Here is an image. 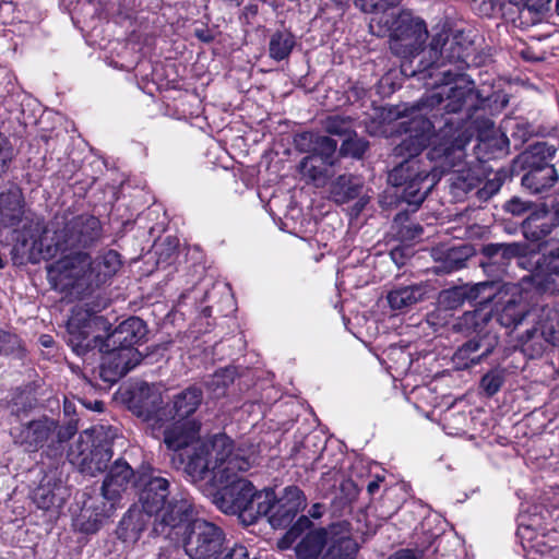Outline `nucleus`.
I'll return each mask as SVG.
<instances>
[{
    "mask_svg": "<svg viewBox=\"0 0 559 559\" xmlns=\"http://www.w3.org/2000/svg\"><path fill=\"white\" fill-rule=\"evenodd\" d=\"M425 289L420 284L401 286L388 294V302L392 309L400 310L421 300Z\"/></svg>",
    "mask_w": 559,
    "mask_h": 559,
    "instance_id": "obj_33",
    "label": "nucleus"
},
{
    "mask_svg": "<svg viewBox=\"0 0 559 559\" xmlns=\"http://www.w3.org/2000/svg\"><path fill=\"white\" fill-rule=\"evenodd\" d=\"M557 152L555 145L547 142H536L530 145L516 159L523 169H537L544 166H551L549 160L552 159Z\"/></svg>",
    "mask_w": 559,
    "mask_h": 559,
    "instance_id": "obj_28",
    "label": "nucleus"
},
{
    "mask_svg": "<svg viewBox=\"0 0 559 559\" xmlns=\"http://www.w3.org/2000/svg\"><path fill=\"white\" fill-rule=\"evenodd\" d=\"M368 148V142L358 138L356 132L347 135L340 147L341 156H350L353 158H361Z\"/></svg>",
    "mask_w": 559,
    "mask_h": 559,
    "instance_id": "obj_40",
    "label": "nucleus"
},
{
    "mask_svg": "<svg viewBox=\"0 0 559 559\" xmlns=\"http://www.w3.org/2000/svg\"><path fill=\"white\" fill-rule=\"evenodd\" d=\"M15 343V336L4 332L0 331V354H7L9 353L13 345Z\"/></svg>",
    "mask_w": 559,
    "mask_h": 559,
    "instance_id": "obj_55",
    "label": "nucleus"
},
{
    "mask_svg": "<svg viewBox=\"0 0 559 559\" xmlns=\"http://www.w3.org/2000/svg\"><path fill=\"white\" fill-rule=\"evenodd\" d=\"M179 246L177 238L167 237L162 242L155 245V253L158 254V263L160 261H168L175 255Z\"/></svg>",
    "mask_w": 559,
    "mask_h": 559,
    "instance_id": "obj_45",
    "label": "nucleus"
},
{
    "mask_svg": "<svg viewBox=\"0 0 559 559\" xmlns=\"http://www.w3.org/2000/svg\"><path fill=\"white\" fill-rule=\"evenodd\" d=\"M133 471L130 465L121 460H117L110 467L108 475L102 486V495L109 506H104L100 514L109 516L110 512L127 491Z\"/></svg>",
    "mask_w": 559,
    "mask_h": 559,
    "instance_id": "obj_15",
    "label": "nucleus"
},
{
    "mask_svg": "<svg viewBox=\"0 0 559 559\" xmlns=\"http://www.w3.org/2000/svg\"><path fill=\"white\" fill-rule=\"evenodd\" d=\"M489 283L490 282H478L474 286L464 284L444 290L441 294L442 302H447L450 308H455L466 299H475L480 290L485 289Z\"/></svg>",
    "mask_w": 559,
    "mask_h": 559,
    "instance_id": "obj_35",
    "label": "nucleus"
},
{
    "mask_svg": "<svg viewBox=\"0 0 559 559\" xmlns=\"http://www.w3.org/2000/svg\"><path fill=\"white\" fill-rule=\"evenodd\" d=\"M547 216L549 221L554 224V228L559 226V204L552 206L551 210L547 209Z\"/></svg>",
    "mask_w": 559,
    "mask_h": 559,
    "instance_id": "obj_61",
    "label": "nucleus"
},
{
    "mask_svg": "<svg viewBox=\"0 0 559 559\" xmlns=\"http://www.w3.org/2000/svg\"><path fill=\"white\" fill-rule=\"evenodd\" d=\"M257 462L258 452L254 445L240 444L235 448L228 436L217 433L195 447L186 464V472L193 481L207 480L222 487L218 507L225 513L238 514L249 525L266 512L272 499L266 489L257 491L241 476Z\"/></svg>",
    "mask_w": 559,
    "mask_h": 559,
    "instance_id": "obj_1",
    "label": "nucleus"
},
{
    "mask_svg": "<svg viewBox=\"0 0 559 559\" xmlns=\"http://www.w3.org/2000/svg\"><path fill=\"white\" fill-rule=\"evenodd\" d=\"M310 515L312 518H319L321 515V506L314 504L312 509L310 510Z\"/></svg>",
    "mask_w": 559,
    "mask_h": 559,
    "instance_id": "obj_64",
    "label": "nucleus"
},
{
    "mask_svg": "<svg viewBox=\"0 0 559 559\" xmlns=\"http://www.w3.org/2000/svg\"><path fill=\"white\" fill-rule=\"evenodd\" d=\"M14 157V148L9 139L0 133V164L5 167Z\"/></svg>",
    "mask_w": 559,
    "mask_h": 559,
    "instance_id": "obj_50",
    "label": "nucleus"
},
{
    "mask_svg": "<svg viewBox=\"0 0 559 559\" xmlns=\"http://www.w3.org/2000/svg\"><path fill=\"white\" fill-rule=\"evenodd\" d=\"M534 312L526 309L521 300L510 299L507 301L499 316V321L504 326H516L525 317L533 316Z\"/></svg>",
    "mask_w": 559,
    "mask_h": 559,
    "instance_id": "obj_36",
    "label": "nucleus"
},
{
    "mask_svg": "<svg viewBox=\"0 0 559 559\" xmlns=\"http://www.w3.org/2000/svg\"><path fill=\"white\" fill-rule=\"evenodd\" d=\"M179 542L189 558L210 559L222 549L224 533L215 524L195 519L186 527Z\"/></svg>",
    "mask_w": 559,
    "mask_h": 559,
    "instance_id": "obj_11",
    "label": "nucleus"
},
{
    "mask_svg": "<svg viewBox=\"0 0 559 559\" xmlns=\"http://www.w3.org/2000/svg\"><path fill=\"white\" fill-rule=\"evenodd\" d=\"M57 423L48 417L32 420L20 427L11 429L14 442L24 447L26 451H37L45 442L53 437Z\"/></svg>",
    "mask_w": 559,
    "mask_h": 559,
    "instance_id": "obj_16",
    "label": "nucleus"
},
{
    "mask_svg": "<svg viewBox=\"0 0 559 559\" xmlns=\"http://www.w3.org/2000/svg\"><path fill=\"white\" fill-rule=\"evenodd\" d=\"M526 170V174L522 177V185L533 193H540L551 188L558 180L555 166Z\"/></svg>",
    "mask_w": 559,
    "mask_h": 559,
    "instance_id": "obj_32",
    "label": "nucleus"
},
{
    "mask_svg": "<svg viewBox=\"0 0 559 559\" xmlns=\"http://www.w3.org/2000/svg\"><path fill=\"white\" fill-rule=\"evenodd\" d=\"M99 352L104 354L99 374L105 382L109 383L118 381L121 377L133 369L141 359V356L131 360L129 357L122 358V355H116L118 353L121 354L122 352V348L117 346H110L108 349L104 347V349Z\"/></svg>",
    "mask_w": 559,
    "mask_h": 559,
    "instance_id": "obj_23",
    "label": "nucleus"
},
{
    "mask_svg": "<svg viewBox=\"0 0 559 559\" xmlns=\"http://www.w3.org/2000/svg\"><path fill=\"white\" fill-rule=\"evenodd\" d=\"M105 307V304L95 307H91L87 302L76 305L67 323L68 344L79 356H84L95 348L103 350L104 347L108 349L110 346H117L122 348L120 354L122 358L129 357L131 360L139 358L141 354L133 346L145 336L144 322L136 317H131L103 340L99 332H107L110 324L104 317L97 316V312Z\"/></svg>",
    "mask_w": 559,
    "mask_h": 559,
    "instance_id": "obj_2",
    "label": "nucleus"
},
{
    "mask_svg": "<svg viewBox=\"0 0 559 559\" xmlns=\"http://www.w3.org/2000/svg\"><path fill=\"white\" fill-rule=\"evenodd\" d=\"M121 267V255L115 250H108L92 261L91 277L111 278L118 275Z\"/></svg>",
    "mask_w": 559,
    "mask_h": 559,
    "instance_id": "obj_34",
    "label": "nucleus"
},
{
    "mask_svg": "<svg viewBox=\"0 0 559 559\" xmlns=\"http://www.w3.org/2000/svg\"><path fill=\"white\" fill-rule=\"evenodd\" d=\"M503 185V177L500 173H496L493 178L488 179L481 188L476 191L479 200L487 201L495 195Z\"/></svg>",
    "mask_w": 559,
    "mask_h": 559,
    "instance_id": "obj_43",
    "label": "nucleus"
},
{
    "mask_svg": "<svg viewBox=\"0 0 559 559\" xmlns=\"http://www.w3.org/2000/svg\"><path fill=\"white\" fill-rule=\"evenodd\" d=\"M60 257L50 265V271L67 280H83L91 277L92 259L83 250L61 252Z\"/></svg>",
    "mask_w": 559,
    "mask_h": 559,
    "instance_id": "obj_20",
    "label": "nucleus"
},
{
    "mask_svg": "<svg viewBox=\"0 0 559 559\" xmlns=\"http://www.w3.org/2000/svg\"><path fill=\"white\" fill-rule=\"evenodd\" d=\"M502 382V376L496 371H491L483 377L481 386L487 394L493 395L500 390Z\"/></svg>",
    "mask_w": 559,
    "mask_h": 559,
    "instance_id": "obj_49",
    "label": "nucleus"
},
{
    "mask_svg": "<svg viewBox=\"0 0 559 559\" xmlns=\"http://www.w3.org/2000/svg\"><path fill=\"white\" fill-rule=\"evenodd\" d=\"M369 28L372 34L383 37L389 36V47L393 55L413 62L423 45L428 38L426 23L412 12L402 11L397 15L393 13L379 15L371 19Z\"/></svg>",
    "mask_w": 559,
    "mask_h": 559,
    "instance_id": "obj_6",
    "label": "nucleus"
},
{
    "mask_svg": "<svg viewBox=\"0 0 559 559\" xmlns=\"http://www.w3.org/2000/svg\"><path fill=\"white\" fill-rule=\"evenodd\" d=\"M294 46L295 40L290 33L277 32L270 40V56L275 60H283L289 56Z\"/></svg>",
    "mask_w": 559,
    "mask_h": 559,
    "instance_id": "obj_38",
    "label": "nucleus"
},
{
    "mask_svg": "<svg viewBox=\"0 0 559 559\" xmlns=\"http://www.w3.org/2000/svg\"><path fill=\"white\" fill-rule=\"evenodd\" d=\"M441 75L444 83L424 99V106L438 108L445 114H462L461 120H469L485 98L476 91L475 84L465 76L452 73V70H442L436 74Z\"/></svg>",
    "mask_w": 559,
    "mask_h": 559,
    "instance_id": "obj_7",
    "label": "nucleus"
},
{
    "mask_svg": "<svg viewBox=\"0 0 559 559\" xmlns=\"http://www.w3.org/2000/svg\"><path fill=\"white\" fill-rule=\"evenodd\" d=\"M311 524L310 520L307 516H301L297 521V523L286 533L285 537L278 542V547L282 549H286L289 545L299 536V534L308 528Z\"/></svg>",
    "mask_w": 559,
    "mask_h": 559,
    "instance_id": "obj_46",
    "label": "nucleus"
},
{
    "mask_svg": "<svg viewBox=\"0 0 559 559\" xmlns=\"http://www.w3.org/2000/svg\"><path fill=\"white\" fill-rule=\"evenodd\" d=\"M530 209V204L513 198L506 204V210L514 215H521Z\"/></svg>",
    "mask_w": 559,
    "mask_h": 559,
    "instance_id": "obj_54",
    "label": "nucleus"
},
{
    "mask_svg": "<svg viewBox=\"0 0 559 559\" xmlns=\"http://www.w3.org/2000/svg\"><path fill=\"white\" fill-rule=\"evenodd\" d=\"M481 253L485 260L479 262L487 276L500 278L509 261L518 258V264L527 270L531 274L522 280H534V277L559 276V249L548 254H527L525 243H489L483 247Z\"/></svg>",
    "mask_w": 559,
    "mask_h": 559,
    "instance_id": "obj_4",
    "label": "nucleus"
},
{
    "mask_svg": "<svg viewBox=\"0 0 559 559\" xmlns=\"http://www.w3.org/2000/svg\"><path fill=\"white\" fill-rule=\"evenodd\" d=\"M266 490L272 499L262 516H267L270 524L275 528L289 525L306 507V497L296 486L286 487L281 496H276L273 489Z\"/></svg>",
    "mask_w": 559,
    "mask_h": 559,
    "instance_id": "obj_12",
    "label": "nucleus"
},
{
    "mask_svg": "<svg viewBox=\"0 0 559 559\" xmlns=\"http://www.w3.org/2000/svg\"><path fill=\"white\" fill-rule=\"evenodd\" d=\"M362 189V181L352 174H343L332 181L330 192L336 203L344 204L357 198Z\"/></svg>",
    "mask_w": 559,
    "mask_h": 559,
    "instance_id": "obj_29",
    "label": "nucleus"
},
{
    "mask_svg": "<svg viewBox=\"0 0 559 559\" xmlns=\"http://www.w3.org/2000/svg\"><path fill=\"white\" fill-rule=\"evenodd\" d=\"M543 318H545L547 322L555 324L559 330V309L544 307Z\"/></svg>",
    "mask_w": 559,
    "mask_h": 559,
    "instance_id": "obj_58",
    "label": "nucleus"
},
{
    "mask_svg": "<svg viewBox=\"0 0 559 559\" xmlns=\"http://www.w3.org/2000/svg\"><path fill=\"white\" fill-rule=\"evenodd\" d=\"M550 3L551 0H530L527 10L536 13H543L549 10Z\"/></svg>",
    "mask_w": 559,
    "mask_h": 559,
    "instance_id": "obj_57",
    "label": "nucleus"
},
{
    "mask_svg": "<svg viewBox=\"0 0 559 559\" xmlns=\"http://www.w3.org/2000/svg\"><path fill=\"white\" fill-rule=\"evenodd\" d=\"M389 559H418L416 554L409 549H402L392 555Z\"/></svg>",
    "mask_w": 559,
    "mask_h": 559,
    "instance_id": "obj_60",
    "label": "nucleus"
},
{
    "mask_svg": "<svg viewBox=\"0 0 559 559\" xmlns=\"http://www.w3.org/2000/svg\"><path fill=\"white\" fill-rule=\"evenodd\" d=\"M497 345L498 337L496 334L486 333L478 335L460 346L454 353L452 360L457 369L469 368L488 357Z\"/></svg>",
    "mask_w": 559,
    "mask_h": 559,
    "instance_id": "obj_17",
    "label": "nucleus"
},
{
    "mask_svg": "<svg viewBox=\"0 0 559 559\" xmlns=\"http://www.w3.org/2000/svg\"><path fill=\"white\" fill-rule=\"evenodd\" d=\"M203 400L202 391L195 386H190L174 397L173 419L178 421L192 415L201 405Z\"/></svg>",
    "mask_w": 559,
    "mask_h": 559,
    "instance_id": "obj_31",
    "label": "nucleus"
},
{
    "mask_svg": "<svg viewBox=\"0 0 559 559\" xmlns=\"http://www.w3.org/2000/svg\"><path fill=\"white\" fill-rule=\"evenodd\" d=\"M528 2L530 0H509V3L518 7V8H526L528 9Z\"/></svg>",
    "mask_w": 559,
    "mask_h": 559,
    "instance_id": "obj_63",
    "label": "nucleus"
},
{
    "mask_svg": "<svg viewBox=\"0 0 559 559\" xmlns=\"http://www.w3.org/2000/svg\"><path fill=\"white\" fill-rule=\"evenodd\" d=\"M136 485L141 487L139 492V500L142 506L141 510L151 516L166 506L169 496L176 492V489L169 487V481L159 476L143 475L140 477Z\"/></svg>",
    "mask_w": 559,
    "mask_h": 559,
    "instance_id": "obj_14",
    "label": "nucleus"
},
{
    "mask_svg": "<svg viewBox=\"0 0 559 559\" xmlns=\"http://www.w3.org/2000/svg\"><path fill=\"white\" fill-rule=\"evenodd\" d=\"M324 130L334 135L347 136L354 133L355 122L350 117L330 116L324 120Z\"/></svg>",
    "mask_w": 559,
    "mask_h": 559,
    "instance_id": "obj_39",
    "label": "nucleus"
},
{
    "mask_svg": "<svg viewBox=\"0 0 559 559\" xmlns=\"http://www.w3.org/2000/svg\"><path fill=\"white\" fill-rule=\"evenodd\" d=\"M433 130L435 122L415 118L409 128L411 133L392 151V156L400 160L389 173L388 181L402 189L401 198L411 205L421 204L433 186V179L428 182L430 165L418 157L428 145Z\"/></svg>",
    "mask_w": 559,
    "mask_h": 559,
    "instance_id": "obj_3",
    "label": "nucleus"
},
{
    "mask_svg": "<svg viewBox=\"0 0 559 559\" xmlns=\"http://www.w3.org/2000/svg\"><path fill=\"white\" fill-rule=\"evenodd\" d=\"M26 218L23 194L20 189L11 188L0 193V229L16 230Z\"/></svg>",
    "mask_w": 559,
    "mask_h": 559,
    "instance_id": "obj_21",
    "label": "nucleus"
},
{
    "mask_svg": "<svg viewBox=\"0 0 559 559\" xmlns=\"http://www.w3.org/2000/svg\"><path fill=\"white\" fill-rule=\"evenodd\" d=\"M431 255L433 265L427 269V273L442 276L465 267L466 261L473 255V248L468 245L437 248L432 250Z\"/></svg>",
    "mask_w": 559,
    "mask_h": 559,
    "instance_id": "obj_19",
    "label": "nucleus"
},
{
    "mask_svg": "<svg viewBox=\"0 0 559 559\" xmlns=\"http://www.w3.org/2000/svg\"><path fill=\"white\" fill-rule=\"evenodd\" d=\"M538 319V326L526 330L519 338L521 352L532 359L540 357L547 346H556L559 344V330L555 324L547 322V320L543 318V308L540 309Z\"/></svg>",
    "mask_w": 559,
    "mask_h": 559,
    "instance_id": "obj_13",
    "label": "nucleus"
},
{
    "mask_svg": "<svg viewBox=\"0 0 559 559\" xmlns=\"http://www.w3.org/2000/svg\"><path fill=\"white\" fill-rule=\"evenodd\" d=\"M152 516L141 509L133 508L122 518L117 534L126 544L136 543L146 528Z\"/></svg>",
    "mask_w": 559,
    "mask_h": 559,
    "instance_id": "obj_26",
    "label": "nucleus"
},
{
    "mask_svg": "<svg viewBox=\"0 0 559 559\" xmlns=\"http://www.w3.org/2000/svg\"><path fill=\"white\" fill-rule=\"evenodd\" d=\"M357 551V543L348 536H342L332 543L323 559H354Z\"/></svg>",
    "mask_w": 559,
    "mask_h": 559,
    "instance_id": "obj_37",
    "label": "nucleus"
},
{
    "mask_svg": "<svg viewBox=\"0 0 559 559\" xmlns=\"http://www.w3.org/2000/svg\"><path fill=\"white\" fill-rule=\"evenodd\" d=\"M472 41L463 31H456L449 34L442 31L436 34L425 55H428L429 60H420L418 68L413 69L411 62L401 64V70L404 75L415 76L425 80L427 76L432 78L433 73L430 69H441L449 64H454L457 70H462L466 63V58L469 55Z\"/></svg>",
    "mask_w": 559,
    "mask_h": 559,
    "instance_id": "obj_8",
    "label": "nucleus"
},
{
    "mask_svg": "<svg viewBox=\"0 0 559 559\" xmlns=\"http://www.w3.org/2000/svg\"><path fill=\"white\" fill-rule=\"evenodd\" d=\"M104 429L100 426L83 431L68 453L70 462L90 476L103 473L112 456L110 443L102 440Z\"/></svg>",
    "mask_w": 559,
    "mask_h": 559,
    "instance_id": "obj_9",
    "label": "nucleus"
},
{
    "mask_svg": "<svg viewBox=\"0 0 559 559\" xmlns=\"http://www.w3.org/2000/svg\"><path fill=\"white\" fill-rule=\"evenodd\" d=\"M215 559H249V551L246 546L235 544L227 548L222 557Z\"/></svg>",
    "mask_w": 559,
    "mask_h": 559,
    "instance_id": "obj_53",
    "label": "nucleus"
},
{
    "mask_svg": "<svg viewBox=\"0 0 559 559\" xmlns=\"http://www.w3.org/2000/svg\"><path fill=\"white\" fill-rule=\"evenodd\" d=\"M331 168L332 166L322 162L317 155L309 154L297 166L300 179L316 188L326 186L332 177Z\"/></svg>",
    "mask_w": 559,
    "mask_h": 559,
    "instance_id": "obj_24",
    "label": "nucleus"
},
{
    "mask_svg": "<svg viewBox=\"0 0 559 559\" xmlns=\"http://www.w3.org/2000/svg\"><path fill=\"white\" fill-rule=\"evenodd\" d=\"M504 7L503 0H483L479 9L483 14L490 16L503 12Z\"/></svg>",
    "mask_w": 559,
    "mask_h": 559,
    "instance_id": "obj_52",
    "label": "nucleus"
},
{
    "mask_svg": "<svg viewBox=\"0 0 559 559\" xmlns=\"http://www.w3.org/2000/svg\"><path fill=\"white\" fill-rule=\"evenodd\" d=\"M199 426L194 423L190 425L188 428L185 424L176 423L171 428L165 430L164 441L168 449L171 450H180L183 448L191 447V450L187 454L188 461L190 456L193 454L195 447L201 443L211 440L213 437L205 440H197L194 442L195 436L198 433Z\"/></svg>",
    "mask_w": 559,
    "mask_h": 559,
    "instance_id": "obj_25",
    "label": "nucleus"
},
{
    "mask_svg": "<svg viewBox=\"0 0 559 559\" xmlns=\"http://www.w3.org/2000/svg\"><path fill=\"white\" fill-rule=\"evenodd\" d=\"M153 532L170 542L179 543L181 534L193 521V503L185 490L176 488L168 503L153 515Z\"/></svg>",
    "mask_w": 559,
    "mask_h": 559,
    "instance_id": "obj_10",
    "label": "nucleus"
},
{
    "mask_svg": "<svg viewBox=\"0 0 559 559\" xmlns=\"http://www.w3.org/2000/svg\"><path fill=\"white\" fill-rule=\"evenodd\" d=\"M509 140L507 136L502 133L495 132L490 138L486 140H481L479 147L481 150H488L489 147L493 146L496 151L493 154H506L508 148Z\"/></svg>",
    "mask_w": 559,
    "mask_h": 559,
    "instance_id": "obj_47",
    "label": "nucleus"
},
{
    "mask_svg": "<svg viewBox=\"0 0 559 559\" xmlns=\"http://www.w3.org/2000/svg\"><path fill=\"white\" fill-rule=\"evenodd\" d=\"M102 237V223L96 216L70 209L57 212L44 229V239L53 245L55 252L88 249Z\"/></svg>",
    "mask_w": 559,
    "mask_h": 559,
    "instance_id": "obj_5",
    "label": "nucleus"
},
{
    "mask_svg": "<svg viewBox=\"0 0 559 559\" xmlns=\"http://www.w3.org/2000/svg\"><path fill=\"white\" fill-rule=\"evenodd\" d=\"M52 288L56 290L64 292L66 296H63L61 299H68L69 301H72L74 298L72 296L75 295V297L81 293L86 282H51Z\"/></svg>",
    "mask_w": 559,
    "mask_h": 559,
    "instance_id": "obj_48",
    "label": "nucleus"
},
{
    "mask_svg": "<svg viewBox=\"0 0 559 559\" xmlns=\"http://www.w3.org/2000/svg\"><path fill=\"white\" fill-rule=\"evenodd\" d=\"M537 550L542 554L550 552L557 548L556 545L547 546L543 540L536 543Z\"/></svg>",
    "mask_w": 559,
    "mask_h": 559,
    "instance_id": "obj_62",
    "label": "nucleus"
},
{
    "mask_svg": "<svg viewBox=\"0 0 559 559\" xmlns=\"http://www.w3.org/2000/svg\"><path fill=\"white\" fill-rule=\"evenodd\" d=\"M329 539V533L324 528L309 531L296 546L298 559H318Z\"/></svg>",
    "mask_w": 559,
    "mask_h": 559,
    "instance_id": "obj_30",
    "label": "nucleus"
},
{
    "mask_svg": "<svg viewBox=\"0 0 559 559\" xmlns=\"http://www.w3.org/2000/svg\"><path fill=\"white\" fill-rule=\"evenodd\" d=\"M295 143L298 151L317 155L322 162L332 167L337 162V142L329 136L304 132L295 139Z\"/></svg>",
    "mask_w": 559,
    "mask_h": 559,
    "instance_id": "obj_22",
    "label": "nucleus"
},
{
    "mask_svg": "<svg viewBox=\"0 0 559 559\" xmlns=\"http://www.w3.org/2000/svg\"><path fill=\"white\" fill-rule=\"evenodd\" d=\"M554 229L547 216V207L540 206L533 211L522 223L523 236L526 240L537 242L546 238Z\"/></svg>",
    "mask_w": 559,
    "mask_h": 559,
    "instance_id": "obj_27",
    "label": "nucleus"
},
{
    "mask_svg": "<svg viewBox=\"0 0 559 559\" xmlns=\"http://www.w3.org/2000/svg\"><path fill=\"white\" fill-rule=\"evenodd\" d=\"M34 500L40 509H49L55 503V496L47 488H38L34 493Z\"/></svg>",
    "mask_w": 559,
    "mask_h": 559,
    "instance_id": "obj_51",
    "label": "nucleus"
},
{
    "mask_svg": "<svg viewBox=\"0 0 559 559\" xmlns=\"http://www.w3.org/2000/svg\"><path fill=\"white\" fill-rule=\"evenodd\" d=\"M75 433V429L72 426L67 427H58L53 433L57 438L58 443H62L67 440H69L73 435Z\"/></svg>",
    "mask_w": 559,
    "mask_h": 559,
    "instance_id": "obj_56",
    "label": "nucleus"
},
{
    "mask_svg": "<svg viewBox=\"0 0 559 559\" xmlns=\"http://www.w3.org/2000/svg\"><path fill=\"white\" fill-rule=\"evenodd\" d=\"M402 0H356L355 4L365 13L388 14L386 11L397 5Z\"/></svg>",
    "mask_w": 559,
    "mask_h": 559,
    "instance_id": "obj_41",
    "label": "nucleus"
},
{
    "mask_svg": "<svg viewBox=\"0 0 559 559\" xmlns=\"http://www.w3.org/2000/svg\"><path fill=\"white\" fill-rule=\"evenodd\" d=\"M452 181L454 187L467 193L479 185L480 179L471 169H457Z\"/></svg>",
    "mask_w": 559,
    "mask_h": 559,
    "instance_id": "obj_42",
    "label": "nucleus"
},
{
    "mask_svg": "<svg viewBox=\"0 0 559 559\" xmlns=\"http://www.w3.org/2000/svg\"><path fill=\"white\" fill-rule=\"evenodd\" d=\"M151 397V401H143V407L146 409L147 413L155 412L157 405L162 403V397L159 393L152 392Z\"/></svg>",
    "mask_w": 559,
    "mask_h": 559,
    "instance_id": "obj_59",
    "label": "nucleus"
},
{
    "mask_svg": "<svg viewBox=\"0 0 559 559\" xmlns=\"http://www.w3.org/2000/svg\"><path fill=\"white\" fill-rule=\"evenodd\" d=\"M234 380V371L229 369H224L215 372L209 382V386L213 390L216 395H221L224 393V389L231 383Z\"/></svg>",
    "mask_w": 559,
    "mask_h": 559,
    "instance_id": "obj_44",
    "label": "nucleus"
},
{
    "mask_svg": "<svg viewBox=\"0 0 559 559\" xmlns=\"http://www.w3.org/2000/svg\"><path fill=\"white\" fill-rule=\"evenodd\" d=\"M466 131L467 129L459 132L452 142L441 143L428 153L429 158L436 160L442 171L451 169L455 171L463 165L466 156L465 146L471 140V135H466Z\"/></svg>",
    "mask_w": 559,
    "mask_h": 559,
    "instance_id": "obj_18",
    "label": "nucleus"
}]
</instances>
